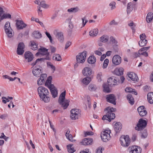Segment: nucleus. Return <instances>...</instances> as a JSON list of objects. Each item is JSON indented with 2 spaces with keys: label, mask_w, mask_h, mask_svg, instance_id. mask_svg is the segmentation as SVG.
Segmentation results:
<instances>
[{
  "label": "nucleus",
  "mask_w": 153,
  "mask_h": 153,
  "mask_svg": "<svg viewBox=\"0 0 153 153\" xmlns=\"http://www.w3.org/2000/svg\"><path fill=\"white\" fill-rule=\"evenodd\" d=\"M48 49L45 48L41 47L40 48L38 49V52L36 53V55L38 56L39 55H41L42 56H45V58H42L37 59L35 62H33L31 64L33 66L35 65H40L42 61H44L45 60H49L50 58L49 55V53L48 52Z\"/></svg>",
  "instance_id": "nucleus-1"
},
{
  "label": "nucleus",
  "mask_w": 153,
  "mask_h": 153,
  "mask_svg": "<svg viewBox=\"0 0 153 153\" xmlns=\"http://www.w3.org/2000/svg\"><path fill=\"white\" fill-rule=\"evenodd\" d=\"M37 91L41 99L45 102L50 101V98L48 96L49 93L46 88L43 86H39L37 89Z\"/></svg>",
  "instance_id": "nucleus-2"
},
{
  "label": "nucleus",
  "mask_w": 153,
  "mask_h": 153,
  "mask_svg": "<svg viewBox=\"0 0 153 153\" xmlns=\"http://www.w3.org/2000/svg\"><path fill=\"white\" fill-rule=\"evenodd\" d=\"M115 109L113 108L108 107L105 110V111L106 113V114L104 115L102 117L103 120H106L110 122L112 120L114 119L115 117V114L112 112L114 111Z\"/></svg>",
  "instance_id": "nucleus-3"
},
{
  "label": "nucleus",
  "mask_w": 153,
  "mask_h": 153,
  "mask_svg": "<svg viewBox=\"0 0 153 153\" xmlns=\"http://www.w3.org/2000/svg\"><path fill=\"white\" fill-rule=\"evenodd\" d=\"M65 91L62 92L58 100V102L61 105L64 109H66L69 105V100H65Z\"/></svg>",
  "instance_id": "nucleus-4"
},
{
  "label": "nucleus",
  "mask_w": 153,
  "mask_h": 153,
  "mask_svg": "<svg viewBox=\"0 0 153 153\" xmlns=\"http://www.w3.org/2000/svg\"><path fill=\"white\" fill-rule=\"evenodd\" d=\"M120 141L121 145L124 147H127L130 143V139L129 136L123 135L120 138Z\"/></svg>",
  "instance_id": "nucleus-5"
},
{
  "label": "nucleus",
  "mask_w": 153,
  "mask_h": 153,
  "mask_svg": "<svg viewBox=\"0 0 153 153\" xmlns=\"http://www.w3.org/2000/svg\"><path fill=\"white\" fill-rule=\"evenodd\" d=\"M110 130H106L101 133V137L103 141L107 142L110 139Z\"/></svg>",
  "instance_id": "nucleus-6"
},
{
  "label": "nucleus",
  "mask_w": 153,
  "mask_h": 153,
  "mask_svg": "<svg viewBox=\"0 0 153 153\" xmlns=\"http://www.w3.org/2000/svg\"><path fill=\"white\" fill-rule=\"evenodd\" d=\"M147 124V123L146 120L142 119H140L137 126L135 127V130L138 131H140L146 127Z\"/></svg>",
  "instance_id": "nucleus-7"
},
{
  "label": "nucleus",
  "mask_w": 153,
  "mask_h": 153,
  "mask_svg": "<svg viewBox=\"0 0 153 153\" xmlns=\"http://www.w3.org/2000/svg\"><path fill=\"white\" fill-rule=\"evenodd\" d=\"M86 55L87 52L86 51H84L79 53V55H77L76 56L77 62L78 63L84 62L86 58Z\"/></svg>",
  "instance_id": "nucleus-8"
},
{
  "label": "nucleus",
  "mask_w": 153,
  "mask_h": 153,
  "mask_svg": "<svg viewBox=\"0 0 153 153\" xmlns=\"http://www.w3.org/2000/svg\"><path fill=\"white\" fill-rule=\"evenodd\" d=\"M5 30L6 33L9 38H11L13 36L12 32L13 31L10 26L9 22H7L4 26Z\"/></svg>",
  "instance_id": "nucleus-9"
},
{
  "label": "nucleus",
  "mask_w": 153,
  "mask_h": 153,
  "mask_svg": "<svg viewBox=\"0 0 153 153\" xmlns=\"http://www.w3.org/2000/svg\"><path fill=\"white\" fill-rule=\"evenodd\" d=\"M42 68L40 66H35L33 69L32 71V73L36 77H38L40 76H41L42 74Z\"/></svg>",
  "instance_id": "nucleus-10"
},
{
  "label": "nucleus",
  "mask_w": 153,
  "mask_h": 153,
  "mask_svg": "<svg viewBox=\"0 0 153 153\" xmlns=\"http://www.w3.org/2000/svg\"><path fill=\"white\" fill-rule=\"evenodd\" d=\"M79 110L78 109H73L71 111V119L72 120H75L78 118Z\"/></svg>",
  "instance_id": "nucleus-11"
},
{
  "label": "nucleus",
  "mask_w": 153,
  "mask_h": 153,
  "mask_svg": "<svg viewBox=\"0 0 153 153\" xmlns=\"http://www.w3.org/2000/svg\"><path fill=\"white\" fill-rule=\"evenodd\" d=\"M129 153H140L141 148L139 146H132L129 147L128 149Z\"/></svg>",
  "instance_id": "nucleus-12"
},
{
  "label": "nucleus",
  "mask_w": 153,
  "mask_h": 153,
  "mask_svg": "<svg viewBox=\"0 0 153 153\" xmlns=\"http://www.w3.org/2000/svg\"><path fill=\"white\" fill-rule=\"evenodd\" d=\"M53 34L55 37L60 42H62L64 40L63 33L58 30H55L53 32Z\"/></svg>",
  "instance_id": "nucleus-13"
},
{
  "label": "nucleus",
  "mask_w": 153,
  "mask_h": 153,
  "mask_svg": "<svg viewBox=\"0 0 153 153\" xmlns=\"http://www.w3.org/2000/svg\"><path fill=\"white\" fill-rule=\"evenodd\" d=\"M106 99L107 101L114 105L116 104V98L113 94H110L106 96Z\"/></svg>",
  "instance_id": "nucleus-14"
},
{
  "label": "nucleus",
  "mask_w": 153,
  "mask_h": 153,
  "mask_svg": "<svg viewBox=\"0 0 153 153\" xmlns=\"http://www.w3.org/2000/svg\"><path fill=\"white\" fill-rule=\"evenodd\" d=\"M24 48L25 45L24 43L22 42L19 43L16 51L17 53L19 55L23 54L24 52Z\"/></svg>",
  "instance_id": "nucleus-15"
},
{
  "label": "nucleus",
  "mask_w": 153,
  "mask_h": 153,
  "mask_svg": "<svg viewBox=\"0 0 153 153\" xmlns=\"http://www.w3.org/2000/svg\"><path fill=\"white\" fill-rule=\"evenodd\" d=\"M16 26L18 29H22L26 27L27 25L23 22L22 20H16Z\"/></svg>",
  "instance_id": "nucleus-16"
},
{
  "label": "nucleus",
  "mask_w": 153,
  "mask_h": 153,
  "mask_svg": "<svg viewBox=\"0 0 153 153\" xmlns=\"http://www.w3.org/2000/svg\"><path fill=\"white\" fill-rule=\"evenodd\" d=\"M112 62L114 65H119L121 62V58L118 55H115L112 58Z\"/></svg>",
  "instance_id": "nucleus-17"
},
{
  "label": "nucleus",
  "mask_w": 153,
  "mask_h": 153,
  "mask_svg": "<svg viewBox=\"0 0 153 153\" xmlns=\"http://www.w3.org/2000/svg\"><path fill=\"white\" fill-rule=\"evenodd\" d=\"M137 111L140 116L142 117L145 116L147 114L146 109L143 106L139 107L137 108Z\"/></svg>",
  "instance_id": "nucleus-18"
},
{
  "label": "nucleus",
  "mask_w": 153,
  "mask_h": 153,
  "mask_svg": "<svg viewBox=\"0 0 153 153\" xmlns=\"http://www.w3.org/2000/svg\"><path fill=\"white\" fill-rule=\"evenodd\" d=\"M24 55V58L26 60H27L28 62H31L34 58L33 54L30 51L26 52Z\"/></svg>",
  "instance_id": "nucleus-19"
},
{
  "label": "nucleus",
  "mask_w": 153,
  "mask_h": 153,
  "mask_svg": "<svg viewBox=\"0 0 153 153\" xmlns=\"http://www.w3.org/2000/svg\"><path fill=\"white\" fill-rule=\"evenodd\" d=\"M49 89L53 98H55L57 96L58 91L54 85H51Z\"/></svg>",
  "instance_id": "nucleus-20"
},
{
  "label": "nucleus",
  "mask_w": 153,
  "mask_h": 153,
  "mask_svg": "<svg viewBox=\"0 0 153 153\" xmlns=\"http://www.w3.org/2000/svg\"><path fill=\"white\" fill-rule=\"evenodd\" d=\"M47 75L45 74H42L41 75L40 77L38 79L37 84L39 85H43L45 82L44 80L46 78Z\"/></svg>",
  "instance_id": "nucleus-21"
},
{
  "label": "nucleus",
  "mask_w": 153,
  "mask_h": 153,
  "mask_svg": "<svg viewBox=\"0 0 153 153\" xmlns=\"http://www.w3.org/2000/svg\"><path fill=\"white\" fill-rule=\"evenodd\" d=\"M128 77L135 82L138 79V77L136 74L133 72H131L128 74Z\"/></svg>",
  "instance_id": "nucleus-22"
},
{
  "label": "nucleus",
  "mask_w": 153,
  "mask_h": 153,
  "mask_svg": "<svg viewBox=\"0 0 153 153\" xmlns=\"http://www.w3.org/2000/svg\"><path fill=\"white\" fill-rule=\"evenodd\" d=\"M83 74L85 76H90L92 74L91 69L88 67H85L84 68L82 71Z\"/></svg>",
  "instance_id": "nucleus-23"
},
{
  "label": "nucleus",
  "mask_w": 153,
  "mask_h": 153,
  "mask_svg": "<svg viewBox=\"0 0 153 153\" xmlns=\"http://www.w3.org/2000/svg\"><path fill=\"white\" fill-rule=\"evenodd\" d=\"M122 128L121 123L120 122L116 123L114 126V129L116 133L119 132Z\"/></svg>",
  "instance_id": "nucleus-24"
},
{
  "label": "nucleus",
  "mask_w": 153,
  "mask_h": 153,
  "mask_svg": "<svg viewBox=\"0 0 153 153\" xmlns=\"http://www.w3.org/2000/svg\"><path fill=\"white\" fill-rule=\"evenodd\" d=\"M92 141L93 140L91 138H85L82 140L81 143L85 146L88 145H90L92 143Z\"/></svg>",
  "instance_id": "nucleus-25"
},
{
  "label": "nucleus",
  "mask_w": 153,
  "mask_h": 153,
  "mask_svg": "<svg viewBox=\"0 0 153 153\" xmlns=\"http://www.w3.org/2000/svg\"><path fill=\"white\" fill-rule=\"evenodd\" d=\"M52 79V76H49L48 77L45 83V85L48 87L49 88H50V87H51V85H54L53 84H51Z\"/></svg>",
  "instance_id": "nucleus-26"
},
{
  "label": "nucleus",
  "mask_w": 153,
  "mask_h": 153,
  "mask_svg": "<svg viewBox=\"0 0 153 153\" xmlns=\"http://www.w3.org/2000/svg\"><path fill=\"white\" fill-rule=\"evenodd\" d=\"M70 131L69 129H68L66 131L65 133V136L66 138L70 141L72 142H74L75 141L74 140L72 135L70 134Z\"/></svg>",
  "instance_id": "nucleus-27"
},
{
  "label": "nucleus",
  "mask_w": 153,
  "mask_h": 153,
  "mask_svg": "<svg viewBox=\"0 0 153 153\" xmlns=\"http://www.w3.org/2000/svg\"><path fill=\"white\" fill-rule=\"evenodd\" d=\"M147 97L149 102L150 104H153V92L149 93L147 94Z\"/></svg>",
  "instance_id": "nucleus-28"
},
{
  "label": "nucleus",
  "mask_w": 153,
  "mask_h": 153,
  "mask_svg": "<svg viewBox=\"0 0 153 153\" xmlns=\"http://www.w3.org/2000/svg\"><path fill=\"white\" fill-rule=\"evenodd\" d=\"M153 19V13L152 12L149 13L146 16V20L148 23H150Z\"/></svg>",
  "instance_id": "nucleus-29"
},
{
  "label": "nucleus",
  "mask_w": 153,
  "mask_h": 153,
  "mask_svg": "<svg viewBox=\"0 0 153 153\" xmlns=\"http://www.w3.org/2000/svg\"><path fill=\"white\" fill-rule=\"evenodd\" d=\"M123 69L120 68L118 69H116L114 70V73L117 75L120 76L123 74Z\"/></svg>",
  "instance_id": "nucleus-30"
},
{
  "label": "nucleus",
  "mask_w": 153,
  "mask_h": 153,
  "mask_svg": "<svg viewBox=\"0 0 153 153\" xmlns=\"http://www.w3.org/2000/svg\"><path fill=\"white\" fill-rule=\"evenodd\" d=\"M98 33V30L96 28L91 30L89 32V34L90 36L94 37L97 35Z\"/></svg>",
  "instance_id": "nucleus-31"
},
{
  "label": "nucleus",
  "mask_w": 153,
  "mask_h": 153,
  "mask_svg": "<svg viewBox=\"0 0 153 153\" xmlns=\"http://www.w3.org/2000/svg\"><path fill=\"white\" fill-rule=\"evenodd\" d=\"M96 58L94 56H90L88 59V62L90 64H94L96 62Z\"/></svg>",
  "instance_id": "nucleus-32"
},
{
  "label": "nucleus",
  "mask_w": 153,
  "mask_h": 153,
  "mask_svg": "<svg viewBox=\"0 0 153 153\" xmlns=\"http://www.w3.org/2000/svg\"><path fill=\"white\" fill-rule=\"evenodd\" d=\"M30 48L33 50L35 51L37 49L38 44L34 41H31L30 42Z\"/></svg>",
  "instance_id": "nucleus-33"
},
{
  "label": "nucleus",
  "mask_w": 153,
  "mask_h": 153,
  "mask_svg": "<svg viewBox=\"0 0 153 153\" xmlns=\"http://www.w3.org/2000/svg\"><path fill=\"white\" fill-rule=\"evenodd\" d=\"M125 91L126 92L131 93L135 95H137V93L135 90H133L130 87H127L125 89Z\"/></svg>",
  "instance_id": "nucleus-34"
},
{
  "label": "nucleus",
  "mask_w": 153,
  "mask_h": 153,
  "mask_svg": "<svg viewBox=\"0 0 153 153\" xmlns=\"http://www.w3.org/2000/svg\"><path fill=\"white\" fill-rule=\"evenodd\" d=\"M108 39V37L106 35H104L100 38L101 42L104 43L107 42Z\"/></svg>",
  "instance_id": "nucleus-35"
},
{
  "label": "nucleus",
  "mask_w": 153,
  "mask_h": 153,
  "mask_svg": "<svg viewBox=\"0 0 153 153\" xmlns=\"http://www.w3.org/2000/svg\"><path fill=\"white\" fill-rule=\"evenodd\" d=\"M133 8V7L132 4L131 3H128L127 5V13H130L132 10Z\"/></svg>",
  "instance_id": "nucleus-36"
},
{
  "label": "nucleus",
  "mask_w": 153,
  "mask_h": 153,
  "mask_svg": "<svg viewBox=\"0 0 153 153\" xmlns=\"http://www.w3.org/2000/svg\"><path fill=\"white\" fill-rule=\"evenodd\" d=\"M127 100L129 101V102L131 105H133L134 104V101L132 95L131 94H128L127 95Z\"/></svg>",
  "instance_id": "nucleus-37"
},
{
  "label": "nucleus",
  "mask_w": 153,
  "mask_h": 153,
  "mask_svg": "<svg viewBox=\"0 0 153 153\" xmlns=\"http://www.w3.org/2000/svg\"><path fill=\"white\" fill-rule=\"evenodd\" d=\"M53 59L58 61H60L62 59L61 56L58 54H54L53 56Z\"/></svg>",
  "instance_id": "nucleus-38"
},
{
  "label": "nucleus",
  "mask_w": 153,
  "mask_h": 153,
  "mask_svg": "<svg viewBox=\"0 0 153 153\" xmlns=\"http://www.w3.org/2000/svg\"><path fill=\"white\" fill-rule=\"evenodd\" d=\"M115 80V77L114 76L111 77L108 79L107 83L110 86L113 85V82Z\"/></svg>",
  "instance_id": "nucleus-39"
},
{
  "label": "nucleus",
  "mask_w": 153,
  "mask_h": 153,
  "mask_svg": "<svg viewBox=\"0 0 153 153\" xmlns=\"http://www.w3.org/2000/svg\"><path fill=\"white\" fill-rule=\"evenodd\" d=\"M33 36L36 39H39L42 37V35L39 32L35 31L33 33Z\"/></svg>",
  "instance_id": "nucleus-40"
},
{
  "label": "nucleus",
  "mask_w": 153,
  "mask_h": 153,
  "mask_svg": "<svg viewBox=\"0 0 153 153\" xmlns=\"http://www.w3.org/2000/svg\"><path fill=\"white\" fill-rule=\"evenodd\" d=\"M40 5L41 6L45 9H47L49 7L50 5L45 3V1H42L40 3Z\"/></svg>",
  "instance_id": "nucleus-41"
},
{
  "label": "nucleus",
  "mask_w": 153,
  "mask_h": 153,
  "mask_svg": "<svg viewBox=\"0 0 153 153\" xmlns=\"http://www.w3.org/2000/svg\"><path fill=\"white\" fill-rule=\"evenodd\" d=\"M109 86H110V85H109L107 83V84H104L103 87L104 91L107 93H108L110 92Z\"/></svg>",
  "instance_id": "nucleus-42"
},
{
  "label": "nucleus",
  "mask_w": 153,
  "mask_h": 153,
  "mask_svg": "<svg viewBox=\"0 0 153 153\" xmlns=\"http://www.w3.org/2000/svg\"><path fill=\"white\" fill-rule=\"evenodd\" d=\"M91 80V77H87L85 78L83 80V82L86 85H88Z\"/></svg>",
  "instance_id": "nucleus-43"
},
{
  "label": "nucleus",
  "mask_w": 153,
  "mask_h": 153,
  "mask_svg": "<svg viewBox=\"0 0 153 153\" xmlns=\"http://www.w3.org/2000/svg\"><path fill=\"white\" fill-rule=\"evenodd\" d=\"M68 152L70 153H73L75 150L72 147V145L69 144L67 146Z\"/></svg>",
  "instance_id": "nucleus-44"
},
{
  "label": "nucleus",
  "mask_w": 153,
  "mask_h": 153,
  "mask_svg": "<svg viewBox=\"0 0 153 153\" xmlns=\"http://www.w3.org/2000/svg\"><path fill=\"white\" fill-rule=\"evenodd\" d=\"M147 43V41L146 39L140 40L139 42V45L141 47H143L146 45Z\"/></svg>",
  "instance_id": "nucleus-45"
},
{
  "label": "nucleus",
  "mask_w": 153,
  "mask_h": 153,
  "mask_svg": "<svg viewBox=\"0 0 153 153\" xmlns=\"http://www.w3.org/2000/svg\"><path fill=\"white\" fill-rule=\"evenodd\" d=\"M78 11V8L77 7L71 8L68 9L67 10L68 12L70 13H75L77 12Z\"/></svg>",
  "instance_id": "nucleus-46"
},
{
  "label": "nucleus",
  "mask_w": 153,
  "mask_h": 153,
  "mask_svg": "<svg viewBox=\"0 0 153 153\" xmlns=\"http://www.w3.org/2000/svg\"><path fill=\"white\" fill-rule=\"evenodd\" d=\"M11 15L9 13H4L2 16L1 19L2 20L4 19L9 18L11 19Z\"/></svg>",
  "instance_id": "nucleus-47"
},
{
  "label": "nucleus",
  "mask_w": 153,
  "mask_h": 153,
  "mask_svg": "<svg viewBox=\"0 0 153 153\" xmlns=\"http://www.w3.org/2000/svg\"><path fill=\"white\" fill-rule=\"evenodd\" d=\"M110 42L111 43L114 45H117V42L115 38L113 36H111L110 38Z\"/></svg>",
  "instance_id": "nucleus-48"
},
{
  "label": "nucleus",
  "mask_w": 153,
  "mask_h": 153,
  "mask_svg": "<svg viewBox=\"0 0 153 153\" xmlns=\"http://www.w3.org/2000/svg\"><path fill=\"white\" fill-rule=\"evenodd\" d=\"M88 89L90 91H94L96 90V87L94 85L90 84L88 86Z\"/></svg>",
  "instance_id": "nucleus-49"
},
{
  "label": "nucleus",
  "mask_w": 153,
  "mask_h": 153,
  "mask_svg": "<svg viewBox=\"0 0 153 153\" xmlns=\"http://www.w3.org/2000/svg\"><path fill=\"white\" fill-rule=\"evenodd\" d=\"M139 55H143L145 57H147L148 55V53L147 52L143 51L142 50H141L140 49L139 51Z\"/></svg>",
  "instance_id": "nucleus-50"
},
{
  "label": "nucleus",
  "mask_w": 153,
  "mask_h": 153,
  "mask_svg": "<svg viewBox=\"0 0 153 153\" xmlns=\"http://www.w3.org/2000/svg\"><path fill=\"white\" fill-rule=\"evenodd\" d=\"M109 62V60L108 59H106L104 61L102 68H105L107 66Z\"/></svg>",
  "instance_id": "nucleus-51"
},
{
  "label": "nucleus",
  "mask_w": 153,
  "mask_h": 153,
  "mask_svg": "<svg viewBox=\"0 0 153 153\" xmlns=\"http://www.w3.org/2000/svg\"><path fill=\"white\" fill-rule=\"evenodd\" d=\"M115 4L116 3L114 1H112L110 3L109 6L111 7V10H112L115 8Z\"/></svg>",
  "instance_id": "nucleus-52"
},
{
  "label": "nucleus",
  "mask_w": 153,
  "mask_h": 153,
  "mask_svg": "<svg viewBox=\"0 0 153 153\" xmlns=\"http://www.w3.org/2000/svg\"><path fill=\"white\" fill-rule=\"evenodd\" d=\"M102 73L101 72H99L97 75V78L99 81H101L102 80Z\"/></svg>",
  "instance_id": "nucleus-53"
},
{
  "label": "nucleus",
  "mask_w": 153,
  "mask_h": 153,
  "mask_svg": "<svg viewBox=\"0 0 153 153\" xmlns=\"http://www.w3.org/2000/svg\"><path fill=\"white\" fill-rule=\"evenodd\" d=\"M82 26L84 27L86 23L88 22V20L86 19V17L85 16L82 18Z\"/></svg>",
  "instance_id": "nucleus-54"
},
{
  "label": "nucleus",
  "mask_w": 153,
  "mask_h": 153,
  "mask_svg": "<svg viewBox=\"0 0 153 153\" xmlns=\"http://www.w3.org/2000/svg\"><path fill=\"white\" fill-rule=\"evenodd\" d=\"M45 34L48 37L49 39L50 42L51 43H52L53 40L51 36L50 35V34L48 32H45Z\"/></svg>",
  "instance_id": "nucleus-55"
},
{
  "label": "nucleus",
  "mask_w": 153,
  "mask_h": 153,
  "mask_svg": "<svg viewBox=\"0 0 153 153\" xmlns=\"http://www.w3.org/2000/svg\"><path fill=\"white\" fill-rule=\"evenodd\" d=\"M147 132L146 131H144L142 134L141 136L142 138H145L147 137Z\"/></svg>",
  "instance_id": "nucleus-56"
},
{
  "label": "nucleus",
  "mask_w": 153,
  "mask_h": 153,
  "mask_svg": "<svg viewBox=\"0 0 153 153\" xmlns=\"http://www.w3.org/2000/svg\"><path fill=\"white\" fill-rule=\"evenodd\" d=\"M4 11L2 8L0 7V22L2 20L1 19L2 16L3 14Z\"/></svg>",
  "instance_id": "nucleus-57"
},
{
  "label": "nucleus",
  "mask_w": 153,
  "mask_h": 153,
  "mask_svg": "<svg viewBox=\"0 0 153 153\" xmlns=\"http://www.w3.org/2000/svg\"><path fill=\"white\" fill-rule=\"evenodd\" d=\"M140 40H145L146 37V35L145 33H142L140 35Z\"/></svg>",
  "instance_id": "nucleus-58"
},
{
  "label": "nucleus",
  "mask_w": 153,
  "mask_h": 153,
  "mask_svg": "<svg viewBox=\"0 0 153 153\" xmlns=\"http://www.w3.org/2000/svg\"><path fill=\"white\" fill-rule=\"evenodd\" d=\"M104 150L103 148H99L97 150L96 153H102V150Z\"/></svg>",
  "instance_id": "nucleus-59"
},
{
  "label": "nucleus",
  "mask_w": 153,
  "mask_h": 153,
  "mask_svg": "<svg viewBox=\"0 0 153 153\" xmlns=\"http://www.w3.org/2000/svg\"><path fill=\"white\" fill-rule=\"evenodd\" d=\"M71 45V42L70 41H68L67 42L66 44L65 48L67 49Z\"/></svg>",
  "instance_id": "nucleus-60"
},
{
  "label": "nucleus",
  "mask_w": 153,
  "mask_h": 153,
  "mask_svg": "<svg viewBox=\"0 0 153 153\" xmlns=\"http://www.w3.org/2000/svg\"><path fill=\"white\" fill-rule=\"evenodd\" d=\"M93 134V133L92 131H87L85 133V136L87 135H92Z\"/></svg>",
  "instance_id": "nucleus-61"
},
{
  "label": "nucleus",
  "mask_w": 153,
  "mask_h": 153,
  "mask_svg": "<svg viewBox=\"0 0 153 153\" xmlns=\"http://www.w3.org/2000/svg\"><path fill=\"white\" fill-rule=\"evenodd\" d=\"M150 48V46L148 47H144L142 48L141 49H140L141 50H142V51H146L148 50Z\"/></svg>",
  "instance_id": "nucleus-62"
},
{
  "label": "nucleus",
  "mask_w": 153,
  "mask_h": 153,
  "mask_svg": "<svg viewBox=\"0 0 153 153\" xmlns=\"http://www.w3.org/2000/svg\"><path fill=\"white\" fill-rule=\"evenodd\" d=\"M50 49L52 53H54L56 51V49L55 48L51 46L50 47Z\"/></svg>",
  "instance_id": "nucleus-63"
},
{
  "label": "nucleus",
  "mask_w": 153,
  "mask_h": 153,
  "mask_svg": "<svg viewBox=\"0 0 153 153\" xmlns=\"http://www.w3.org/2000/svg\"><path fill=\"white\" fill-rule=\"evenodd\" d=\"M117 24V23L115 22L114 20H112L109 23V25H116Z\"/></svg>",
  "instance_id": "nucleus-64"
}]
</instances>
